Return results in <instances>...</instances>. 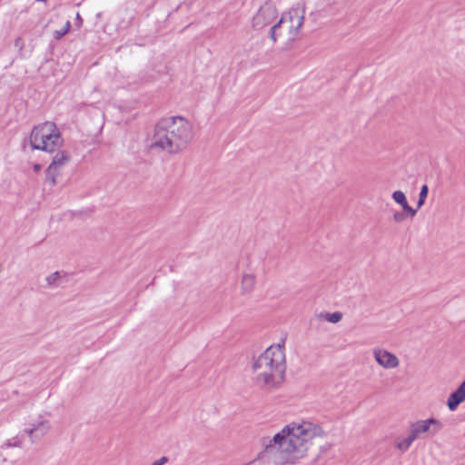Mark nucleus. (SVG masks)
<instances>
[{"label":"nucleus","instance_id":"3","mask_svg":"<svg viewBox=\"0 0 465 465\" xmlns=\"http://www.w3.org/2000/svg\"><path fill=\"white\" fill-rule=\"evenodd\" d=\"M255 384L265 391H273L284 381L286 359L283 345H272L253 362Z\"/></svg>","mask_w":465,"mask_h":465},{"label":"nucleus","instance_id":"4","mask_svg":"<svg viewBox=\"0 0 465 465\" xmlns=\"http://www.w3.org/2000/svg\"><path fill=\"white\" fill-rule=\"evenodd\" d=\"M304 10L300 7L292 8L284 13L281 19L271 29V38L276 42L279 38L285 40L287 44L292 43L303 25Z\"/></svg>","mask_w":465,"mask_h":465},{"label":"nucleus","instance_id":"24","mask_svg":"<svg viewBox=\"0 0 465 465\" xmlns=\"http://www.w3.org/2000/svg\"><path fill=\"white\" fill-rule=\"evenodd\" d=\"M23 45H24V43H23L22 38L21 37H17L15 40V46L19 47L20 49H22Z\"/></svg>","mask_w":465,"mask_h":465},{"label":"nucleus","instance_id":"12","mask_svg":"<svg viewBox=\"0 0 465 465\" xmlns=\"http://www.w3.org/2000/svg\"><path fill=\"white\" fill-rule=\"evenodd\" d=\"M392 199L400 204L403 211L409 214L411 218H413L417 213V209H413L411 206L409 205L406 196L403 192L401 191H395L392 193L391 195Z\"/></svg>","mask_w":465,"mask_h":465},{"label":"nucleus","instance_id":"20","mask_svg":"<svg viewBox=\"0 0 465 465\" xmlns=\"http://www.w3.org/2000/svg\"><path fill=\"white\" fill-rule=\"evenodd\" d=\"M71 27L70 21H66L64 27L60 30H55L53 36L55 40H60L64 35H66Z\"/></svg>","mask_w":465,"mask_h":465},{"label":"nucleus","instance_id":"16","mask_svg":"<svg viewBox=\"0 0 465 465\" xmlns=\"http://www.w3.org/2000/svg\"><path fill=\"white\" fill-rule=\"evenodd\" d=\"M414 440H416V439L409 430V434L407 437L398 439V440L396 441V448L399 449L401 451L404 452L408 450V449L411 447Z\"/></svg>","mask_w":465,"mask_h":465},{"label":"nucleus","instance_id":"25","mask_svg":"<svg viewBox=\"0 0 465 465\" xmlns=\"http://www.w3.org/2000/svg\"><path fill=\"white\" fill-rule=\"evenodd\" d=\"M425 203V199L419 197L418 203H417V209H420Z\"/></svg>","mask_w":465,"mask_h":465},{"label":"nucleus","instance_id":"1","mask_svg":"<svg viewBox=\"0 0 465 465\" xmlns=\"http://www.w3.org/2000/svg\"><path fill=\"white\" fill-rule=\"evenodd\" d=\"M323 436V430L315 423L292 422L272 439H263L262 445L266 453L279 454L281 462L294 463L305 456L313 439Z\"/></svg>","mask_w":465,"mask_h":465},{"label":"nucleus","instance_id":"23","mask_svg":"<svg viewBox=\"0 0 465 465\" xmlns=\"http://www.w3.org/2000/svg\"><path fill=\"white\" fill-rule=\"evenodd\" d=\"M168 462V458L163 456L160 458L159 460L153 461L151 465H164Z\"/></svg>","mask_w":465,"mask_h":465},{"label":"nucleus","instance_id":"7","mask_svg":"<svg viewBox=\"0 0 465 465\" xmlns=\"http://www.w3.org/2000/svg\"><path fill=\"white\" fill-rule=\"evenodd\" d=\"M442 427L443 425L439 420L430 418L427 420H420L412 422L410 425L409 430L413 435V437L418 440L425 438L426 434H437L442 429Z\"/></svg>","mask_w":465,"mask_h":465},{"label":"nucleus","instance_id":"14","mask_svg":"<svg viewBox=\"0 0 465 465\" xmlns=\"http://www.w3.org/2000/svg\"><path fill=\"white\" fill-rule=\"evenodd\" d=\"M53 164L50 163L45 171V179L46 182L50 185H54L56 183V177L61 174L62 168H58L54 165V168H52Z\"/></svg>","mask_w":465,"mask_h":465},{"label":"nucleus","instance_id":"26","mask_svg":"<svg viewBox=\"0 0 465 465\" xmlns=\"http://www.w3.org/2000/svg\"><path fill=\"white\" fill-rule=\"evenodd\" d=\"M33 169L35 173H38L41 171L42 169V165L39 164V163H35L34 166H33Z\"/></svg>","mask_w":465,"mask_h":465},{"label":"nucleus","instance_id":"17","mask_svg":"<svg viewBox=\"0 0 465 465\" xmlns=\"http://www.w3.org/2000/svg\"><path fill=\"white\" fill-rule=\"evenodd\" d=\"M319 318L324 319L325 321L331 322V323H337L342 319V313L340 312H335L332 313H320Z\"/></svg>","mask_w":465,"mask_h":465},{"label":"nucleus","instance_id":"19","mask_svg":"<svg viewBox=\"0 0 465 465\" xmlns=\"http://www.w3.org/2000/svg\"><path fill=\"white\" fill-rule=\"evenodd\" d=\"M25 434L23 432L21 434H18L12 439L7 440L4 446L7 448H13V447H21L23 443Z\"/></svg>","mask_w":465,"mask_h":465},{"label":"nucleus","instance_id":"15","mask_svg":"<svg viewBox=\"0 0 465 465\" xmlns=\"http://www.w3.org/2000/svg\"><path fill=\"white\" fill-rule=\"evenodd\" d=\"M69 161V153L64 151L60 152L53 157V161L51 163L53 164L52 168H54V165L58 168H63Z\"/></svg>","mask_w":465,"mask_h":465},{"label":"nucleus","instance_id":"2","mask_svg":"<svg viewBox=\"0 0 465 465\" xmlns=\"http://www.w3.org/2000/svg\"><path fill=\"white\" fill-rule=\"evenodd\" d=\"M193 139V125L188 120L181 116L167 117L155 124L150 148L175 154L184 150Z\"/></svg>","mask_w":465,"mask_h":465},{"label":"nucleus","instance_id":"21","mask_svg":"<svg viewBox=\"0 0 465 465\" xmlns=\"http://www.w3.org/2000/svg\"><path fill=\"white\" fill-rule=\"evenodd\" d=\"M408 215L409 214L401 213V212H396L393 214V220L395 223H402Z\"/></svg>","mask_w":465,"mask_h":465},{"label":"nucleus","instance_id":"10","mask_svg":"<svg viewBox=\"0 0 465 465\" xmlns=\"http://www.w3.org/2000/svg\"><path fill=\"white\" fill-rule=\"evenodd\" d=\"M465 401V381L453 391L447 401L448 408L455 411L457 407Z\"/></svg>","mask_w":465,"mask_h":465},{"label":"nucleus","instance_id":"11","mask_svg":"<svg viewBox=\"0 0 465 465\" xmlns=\"http://www.w3.org/2000/svg\"><path fill=\"white\" fill-rule=\"evenodd\" d=\"M465 401V381L453 391L447 401L448 408L455 411L457 407Z\"/></svg>","mask_w":465,"mask_h":465},{"label":"nucleus","instance_id":"6","mask_svg":"<svg viewBox=\"0 0 465 465\" xmlns=\"http://www.w3.org/2000/svg\"><path fill=\"white\" fill-rule=\"evenodd\" d=\"M51 430L49 420L39 416L37 420L25 423L23 434L26 435L31 443H36L43 439Z\"/></svg>","mask_w":465,"mask_h":465},{"label":"nucleus","instance_id":"22","mask_svg":"<svg viewBox=\"0 0 465 465\" xmlns=\"http://www.w3.org/2000/svg\"><path fill=\"white\" fill-rule=\"evenodd\" d=\"M428 192H429L428 186L426 184L422 185L421 188H420V192L419 197L423 198V199L426 200V198L428 196Z\"/></svg>","mask_w":465,"mask_h":465},{"label":"nucleus","instance_id":"5","mask_svg":"<svg viewBox=\"0 0 465 465\" xmlns=\"http://www.w3.org/2000/svg\"><path fill=\"white\" fill-rule=\"evenodd\" d=\"M34 150L53 153L63 144V138L54 123L45 122L35 126L29 137Z\"/></svg>","mask_w":465,"mask_h":465},{"label":"nucleus","instance_id":"13","mask_svg":"<svg viewBox=\"0 0 465 465\" xmlns=\"http://www.w3.org/2000/svg\"><path fill=\"white\" fill-rule=\"evenodd\" d=\"M256 282L255 276L251 273H245L242 278V293H250L252 292Z\"/></svg>","mask_w":465,"mask_h":465},{"label":"nucleus","instance_id":"9","mask_svg":"<svg viewBox=\"0 0 465 465\" xmlns=\"http://www.w3.org/2000/svg\"><path fill=\"white\" fill-rule=\"evenodd\" d=\"M372 355L377 363L384 369H394L400 364L398 357L382 348H373Z\"/></svg>","mask_w":465,"mask_h":465},{"label":"nucleus","instance_id":"18","mask_svg":"<svg viewBox=\"0 0 465 465\" xmlns=\"http://www.w3.org/2000/svg\"><path fill=\"white\" fill-rule=\"evenodd\" d=\"M63 275L59 272H55L45 278L46 283L49 287H57L61 284Z\"/></svg>","mask_w":465,"mask_h":465},{"label":"nucleus","instance_id":"8","mask_svg":"<svg viewBox=\"0 0 465 465\" xmlns=\"http://www.w3.org/2000/svg\"><path fill=\"white\" fill-rule=\"evenodd\" d=\"M277 9L272 4L266 3L252 17V27L261 30L272 24L277 17Z\"/></svg>","mask_w":465,"mask_h":465}]
</instances>
